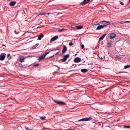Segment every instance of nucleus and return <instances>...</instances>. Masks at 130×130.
I'll return each mask as SVG.
<instances>
[{
	"label": "nucleus",
	"mask_w": 130,
	"mask_h": 130,
	"mask_svg": "<svg viewBox=\"0 0 130 130\" xmlns=\"http://www.w3.org/2000/svg\"><path fill=\"white\" fill-rule=\"evenodd\" d=\"M104 28V26L102 25H100L96 29L97 30H100L101 29L103 28Z\"/></svg>",
	"instance_id": "f8f14e48"
},
{
	"label": "nucleus",
	"mask_w": 130,
	"mask_h": 130,
	"mask_svg": "<svg viewBox=\"0 0 130 130\" xmlns=\"http://www.w3.org/2000/svg\"><path fill=\"white\" fill-rule=\"evenodd\" d=\"M6 46V45H5V44H3L2 45V46Z\"/></svg>",
	"instance_id": "72a5a7b5"
},
{
	"label": "nucleus",
	"mask_w": 130,
	"mask_h": 130,
	"mask_svg": "<svg viewBox=\"0 0 130 130\" xmlns=\"http://www.w3.org/2000/svg\"><path fill=\"white\" fill-rule=\"evenodd\" d=\"M111 42L108 43L107 44V46L108 47H110L111 46Z\"/></svg>",
	"instance_id": "4be33fe9"
},
{
	"label": "nucleus",
	"mask_w": 130,
	"mask_h": 130,
	"mask_svg": "<svg viewBox=\"0 0 130 130\" xmlns=\"http://www.w3.org/2000/svg\"><path fill=\"white\" fill-rule=\"evenodd\" d=\"M54 101L55 103L60 105H64L66 104L65 103L63 102H60L58 100H54Z\"/></svg>",
	"instance_id": "f03ea898"
},
{
	"label": "nucleus",
	"mask_w": 130,
	"mask_h": 130,
	"mask_svg": "<svg viewBox=\"0 0 130 130\" xmlns=\"http://www.w3.org/2000/svg\"><path fill=\"white\" fill-rule=\"evenodd\" d=\"M130 67V65H126L124 66V68L125 69H126Z\"/></svg>",
	"instance_id": "412c9836"
},
{
	"label": "nucleus",
	"mask_w": 130,
	"mask_h": 130,
	"mask_svg": "<svg viewBox=\"0 0 130 130\" xmlns=\"http://www.w3.org/2000/svg\"><path fill=\"white\" fill-rule=\"evenodd\" d=\"M45 56L44 54L42 55L41 56L39 57L38 58V60L40 61L43 59L45 57Z\"/></svg>",
	"instance_id": "9b49d317"
},
{
	"label": "nucleus",
	"mask_w": 130,
	"mask_h": 130,
	"mask_svg": "<svg viewBox=\"0 0 130 130\" xmlns=\"http://www.w3.org/2000/svg\"><path fill=\"white\" fill-rule=\"evenodd\" d=\"M59 50V48L58 47H56V48H53L51 51H55L56 50Z\"/></svg>",
	"instance_id": "aec40b11"
},
{
	"label": "nucleus",
	"mask_w": 130,
	"mask_h": 130,
	"mask_svg": "<svg viewBox=\"0 0 130 130\" xmlns=\"http://www.w3.org/2000/svg\"><path fill=\"white\" fill-rule=\"evenodd\" d=\"M102 23L103 24V25H102L104 26V27L105 26L109 25V24H110L111 23L109 21H104L102 22Z\"/></svg>",
	"instance_id": "7ed1b4c3"
},
{
	"label": "nucleus",
	"mask_w": 130,
	"mask_h": 130,
	"mask_svg": "<svg viewBox=\"0 0 130 130\" xmlns=\"http://www.w3.org/2000/svg\"><path fill=\"white\" fill-rule=\"evenodd\" d=\"M25 129L27 130H32V129H30L28 127H25Z\"/></svg>",
	"instance_id": "393cba45"
},
{
	"label": "nucleus",
	"mask_w": 130,
	"mask_h": 130,
	"mask_svg": "<svg viewBox=\"0 0 130 130\" xmlns=\"http://www.w3.org/2000/svg\"><path fill=\"white\" fill-rule=\"evenodd\" d=\"M81 60V59L79 57H76L75 58L74 60V62L75 63H78L80 62Z\"/></svg>",
	"instance_id": "423d86ee"
},
{
	"label": "nucleus",
	"mask_w": 130,
	"mask_h": 130,
	"mask_svg": "<svg viewBox=\"0 0 130 130\" xmlns=\"http://www.w3.org/2000/svg\"><path fill=\"white\" fill-rule=\"evenodd\" d=\"M67 29H59L58 30V31L59 32H62L64 31L65 30H67Z\"/></svg>",
	"instance_id": "a211bd4d"
},
{
	"label": "nucleus",
	"mask_w": 130,
	"mask_h": 130,
	"mask_svg": "<svg viewBox=\"0 0 130 130\" xmlns=\"http://www.w3.org/2000/svg\"><path fill=\"white\" fill-rule=\"evenodd\" d=\"M130 23V21H125L124 22V23Z\"/></svg>",
	"instance_id": "c85d7f7f"
},
{
	"label": "nucleus",
	"mask_w": 130,
	"mask_h": 130,
	"mask_svg": "<svg viewBox=\"0 0 130 130\" xmlns=\"http://www.w3.org/2000/svg\"><path fill=\"white\" fill-rule=\"evenodd\" d=\"M10 54H7V57H9V56H10Z\"/></svg>",
	"instance_id": "473e14b6"
},
{
	"label": "nucleus",
	"mask_w": 130,
	"mask_h": 130,
	"mask_svg": "<svg viewBox=\"0 0 130 130\" xmlns=\"http://www.w3.org/2000/svg\"><path fill=\"white\" fill-rule=\"evenodd\" d=\"M16 3V2L15 1H13L11 2L10 3V5L11 6H14Z\"/></svg>",
	"instance_id": "2eb2a0df"
},
{
	"label": "nucleus",
	"mask_w": 130,
	"mask_h": 130,
	"mask_svg": "<svg viewBox=\"0 0 130 130\" xmlns=\"http://www.w3.org/2000/svg\"><path fill=\"white\" fill-rule=\"evenodd\" d=\"M99 23H98V24H96V25H99Z\"/></svg>",
	"instance_id": "37998d69"
},
{
	"label": "nucleus",
	"mask_w": 130,
	"mask_h": 130,
	"mask_svg": "<svg viewBox=\"0 0 130 130\" xmlns=\"http://www.w3.org/2000/svg\"><path fill=\"white\" fill-rule=\"evenodd\" d=\"M41 14V15H44V14Z\"/></svg>",
	"instance_id": "ea45409f"
},
{
	"label": "nucleus",
	"mask_w": 130,
	"mask_h": 130,
	"mask_svg": "<svg viewBox=\"0 0 130 130\" xmlns=\"http://www.w3.org/2000/svg\"><path fill=\"white\" fill-rule=\"evenodd\" d=\"M44 26H45L44 25H41V26H40L38 27H37V28H41L42 27H44Z\"/></svg>",
	"instance_id": "bb28decb"
},
{
	"label": "nucleus",
	"mask_w": 130,
	"mask_h": 130,
	"mask_svg": "<svg viewBox=\"0 0 130 130\" xmlns=\"http://www.w3.org/2000/svg\"><path fill=\"white\" fill-rule=\"evenodd\" d=\"M90 0H84V1L80 3V4L83 5H85L88 3Z\"/></svg>",
	"instance_id": "6e6552de"
},
{
	"label": "nucleus",
	"mask_w": 130,
	"mask_h": 130,
	"mask_svg": "<svg viewBox=\"0 0 130 130\" xmlns=\"http://www.w3.org/2000/svg\"><path fill=\"white\" fill-rule=\"evenodd\" d=\"M54 56L53 55V56H51V57H50V58H52V57H53V56Z\"/></svg>",
	"instance_id": "58836bf2"
},
{
	"label": "nucleus",
	"mask_w": 130,
	"mask_h": 130,
	"mask_svg": "<svg viewBox=\"0 0 130 130\" xmlns=\"http://www.w3.org/2000/svg\"><path fill=\"white\" fill-rule=\"evenodd\" d=\"M4 48V49H5V48Z\"/></svg>",
	"instance_id": "8fccbe9b"
},
{
	"label": "nucleus",
	"mask_w": 130,
	"mask_h": 130,
	"mask_svg": "<svg viewBox=\"0 0 130 130\" xmlns=\"http://www.w3.org/2000/svg\"><path fill=\"white\" fill-rule=\"evenodd\" d=\"M69 45L70 46H72L73 45V43L72 42H70L69 43Z\"/></svg>",
	"instance_id": "cd10ccee"
},
{
	"label": "nucleus",
	"mask_w": 130,
	"mask_h": 130,
	"mask_svg": "<svg viewBox=\"0 0 130 130\" xmlns=\"http://www.w3.org/2000/svg\"><path fill=\"white\" fill-rule=\"evenodd\" d=\"M100 58L101 59H103V58Z\"/></svg>",
	"instance_id": "79ce46f5"
},
{
	"label": "nucleus",
	"mask_w": 130,
	"mask_h": 130,
	"mask_svg": "<svg viewBox=\"0 0 130 130\" xmlns=\"http://www.w3.org/2000/svg\"><path fill=\"white\" fill-rule=\"evenodd\" d=\"M6 54L2 53L0 55V60L1 61L3 60L5 58Z\"/></svg>",
	"instance_id": "20e7f679"
},
{
	"label": "nucleus",
	"mask_w": 130,
	"mask_h": 130,
	"mask_svg": "<svg viewBox=\"0 0 130 130\" xmlns=\"http://www.w3.org/2000/svg\"><path fill=\"white\" fill-rule=\"evenodd\" d=\"M44 35L42 34H41L38 37V39L40 40L43 37Z\"/></svg>",
	"instance_id": "dca6fc26"
},
{
	"label": "nucleus",
	"mask_w": 130,
	"mask_h": 130,
	"mask_svg": "<svg viewBox=\"0 0 130 130\" xmlns=\"http://www.w3.org/2000/svg\"><path fill=\"white\" fill-rule=\"evenodd\" d=\"M59 52H57V53H56L55 54V55H57V54L59 53Z\"/></svg>",
	"instance_id": "f704fd0d"
},
{
	"label": "nucleus",
	"mask_w": 130,
	"mask_h": 130,
	"mask_svg": "<svg viewBox=\"0 0 130 130\" xmlns=\"http://www.w3.org/2000/svg\"><path fill=\"white\" fill-rule=\"evenodd\" d=\"M82 48H84V45H83V44H82Z\"/></svg>",
	"instance_id": "2f4dec72"
},
{
	"label": "nucleus",
	"mask_w": 130,
	"mask_h": 130,
	"mask_svg": "<svg viewBox=\"0 0 130 130\" xmlns=\"http://www.w3.org/2000/svg\"><path fill=\"white\" fill-rule=\"evenodd\" d=\"M92 119V118L91 117H86L85 118H82L78 120L77 121L80 122L81 121H87L91 120Z\"/></svg>",
	"instance_id": "f257e3e1"
},
{
	"label": "nucleus",
	"mask_w": 130,
	"mask_h": 130,
	"mask_svg": "<svg viewBox=\"0 0 130 130\" xmlns=\"http://www.w3.org/2000/svg\"><path fill=\"white\" fill-rule=\"evenodd\" d=\"M118 57H119V59H120V57L119 56H118L117 57V58H118Z\"/></svg>",
	"instance_id": "4c0bfd02"
},
{
	"label": "nucleus",
	"mask_w": 130,
	"mask_h": 130,
	"mask_svg": "<svg viewBox=\"0 0 130 130\" xmlns=\"http://www.w3.org/2000/svg\"><path fill=\"white\" fill-rule=\"evenodd\" d=\"M36 44L38 45L39 44H38V43Z\"/></svg>",
	"instance_id": "c03bdc74"
},
{
	"label": "nucleus",
	"mask_w": 130,
	"mask_h": 130,
	"mask_svg": "<svg viewBox=\"0 0 130 130\" xmlns=\"http://www.w3.org/2000/svg\"><path fill=\"white\" fill-rule=\"evenodd\" d=\"M81 65V64H79V65H78V66H80V65Z\"/></svg>",
	"instance_id": "a18cd8bd"
},
{
	"label": "nucleus",
	"mask_w": 130,
	"mask_h": 130,
	"mask_svg": "<svg viewBox=\"0 0 130 130\" xmlns=\"http://www.w3.org/2000/svg\"><path fill=\"white\" fill-rule=\"evenodd\" d=\"M54 66H55V67H58V66H56V65H55Z\"/></svg>",
	"instance_id": "a19ab883"
},
{
	"label": "nucleus",
	"mask_w": 130,
	"mask_h": 130,
	"mask_svg": "<svg viewBox=\"0 0 130 130\" xmlns=\"http://www.w3.org/2000/svg\"><path fill=\"white\" fill-rule=\"evenodd\" d=\"M129 8L130 9V6L129 7Z\"/></svg>",
	"instance_id": "de8ad7c7"
},
{
	"label": "nucleus",
	"mask_w": 130,
	"mask_h": 130,
	"mask_svg": "<svg viewBox=\"0 0 130 130\" xmlns=\"http://www.w3.org/2000/svg\"><path fill=\"white\" fill-rule=\"evenodd\" d=\"M47 14H48V15H49V13H47Z\"/></svg>",
	"instance_id": "49530a36"
},
{
	"label": "nucleus",
	"mask_w": 130,
	"mask_h": 130,
	"mask_svg": "<svg viewBox=\"0 0 130 130\" xmlns=\"http://www.w3.org/2000/svg\"><path fill=\"white\" fill-rule=\"evenodd\" d=\"M50 51L47 52L46 53H44V54H43L44 56H45L48 54H49L50 52Z\"/></svg>",
	"instance_id": "a878e982"
},
{
	"label": "nucleus",
	"mask_w": 130,
	"mask_h": 130,
	"mask_svg": "<svg viewBox=\"0 0 130 130\" xmlns=\"http://www.w3.org/2000/svg\"><path fill=\"white\" fill-rule=\"evenodd\" d=\"M57 73V72H56V71H55V72H54V73H53V74H55V73Z\"/></svg>",
	"instance_id": "e433bc0d"
},
{
	"label": "nucleus",
	"mask_w": 130,
	"mask_h": 130,
	"mask_svg": "<svg viewBox=\"0 0 130 130\" xmlns=\"http://www.w3.org/2000/svg\"><path fill=\"white\" fill-rule=\"evenodd\" d=\"M116 36V34L115 33H112L110 34L109 36L110 39H112L114 38Z\"/></svg>",
	"instance_id": "1a4fd4ad"
},
{
	"label": "nucleus",
	"mask_w": 130,
	"mask_h": 130,
	"mask_svg": "<svg viewBox=\"0 0 130 130\" xmlns=\"http://www.w3.org/2000/svg\"><path fill=\"white\" fill-rule=\"evenodd\" d=\"M129 1L130 2V0H129Z\"/></svg>",
	"instance_id": "09e8293b"
},
{
	"label": "nucleus",
	"mask_w": 130,
	"mask_h": 130,
	"mask_svg": "<svg viewBox=\"0 0 130 130\" xmlns=\"http://www.w3.org/2000/svg\"><path fill=\"white\" fill-rule=\"evenodd\" d=\"M67 50L66 46L65 45H63V49L62 50V54H64Z\"/></svg>",
	"instance_id": "9d476101"
},
{
	"label": "nucleus",
	"mask_w": 130,
	"mask_h": 130,
	"mask_svg": "<svg viewBox=\"0 0 130 130\" xmlns=\"http://www.w3.org/2000/svg\"><path fill=\"white\" fill-rule=\"evenodd\" d=\"M88 71V70L86 69H82L81 70V72L84 73H85L87 72Z\"/></svg>",
	"instance_id": "4468645a"
},
{
	"label": "nucleus",
	"mask_w": 130,
	"mask_h": 130,
	"mask_svg": "<svg viewBox=\"0 0 130 130\" xmlns=\"http://www.w3.org/2000/svg\"><path fill=\"white\" fill-rule=\"evenodd\" d=\"M106 34H105L103 35L102 36L100 37L99 38V40H103Z\"/></svg>",
	"instance_id": "f3484780"
},
{
	"label": "nucleus",
	"mask_w": 130,
	"mask_h": 130,
	"mask_svg": "<svg viewBox=\"0 0 130 130\" xmlns=\"http://www.w3.org/2000/svg\"><path fill=\"white\" fill-rule=\"evenodd\" d=\"M120 4L122 5H124V4L123 2H121L120 3Z\"/></svg>",
	"instance_id": "7c9ffc66"
},
{
	"label": "nucleus",
	"mask_w": 130,
	"mask_h": 130,
	"mask_svg": "<svg viewBox=\"0 0 130 130\" xmlns=\"http://www.w3.org/2000/svg\"><path fill=\"white\" fill-rule=\"evenodd\" d=\"M124 128H130V126L125 125V126H124Z\"/></svg>",
	"instance_id": "b1692460"
},
{
	"label": "nucleus",
	"mask_w": 130,
	"mask_h": 130,
	"mask_svg": "<svg viewBox=\"0 0 130 130\" xmlns=\"http://www.w3.org/2000/svg\"><path fill=\"white\" fill-rule=\"evenodd\" d=\"M24 57L23 56H21L20 58V61L21 62H22L24 61Z\"/></svg>",
	"instance_id": "ddd939ff"
},
{
	"label": "nucleus",
	"mask_w": 130,
	"mask_h": 130,
	"mask_svg": "<svg viewBox=\"0 0 130 130\" xmlns=\"http://www.w3.org/2000/svg\"><path fill=\"white\" fill-rule=\"evenodd\" d=\"M58 38V36H55L52 38H51V40L50 41V42H51L52 41H55V40L57 39Z\"/></svg>",
	"instance_id": "0eeeda50"
},
{
	"label": "nucleus",
	"mask_w": 130,
	"mask_h": 130,
	"mask_svg": "<svg viewBox=\"0 0 130 130\" xmlns=\"http://www.w3.org/2000/svg\"><path fill=\"white\" fill-rule=\"evenodd\" d=\"M83 27V26H78L76 27V28L77 29H82Z\"/></svg>",
	"instance_id": "6ab92c4d"
},
{
	"label": "nucleus",
	"mask_w": 130,
	"mask_h": 130,
	"mask_svg": "<svg viewBox=\"0 0 130 130\" xmlns=\"http://www.w3.org/2000/svg\"><path fill=\"white\" fill-rule=\"evenodd\" d=\"M39 65V64H37L34 65V66L36 67H37Z\"/></svg>",
	"instance_id": "c756f323"
},
{
	"label": "nucleus",
	"mask_w": 130,
	"mask_h": 130,
	"mask_svg": "<svg viewBox=\"0 0 130 130\" xmlns=\"http://www.w3.org/2000/svg\"><path fill=\"white\" fill-rule=\"evenodd\" d=\"M19 65L20 66V67H21L22 66V65L21 64H19Z\"/></svg>",
	"instance_id": "c9c22d12"
},
{
	"label": "nucleus",
	"mask_w": 130,
	"mask_h": 130,
	"mask_svg": "<svg viewBox=\"0 0 130 130\" xmlns=\"http://www.w3.org/2000/svg\"><path fill=\"white\" fill-rule=\"evenodd\" d=\"M69 57V54H67L63 56V58L62 59V61L64 62L67 60V59Z\"/></svg>",
	"instance_id": "39448f33"
},
{
	"label": "nucleus",
	"mask_w": 130,
	"mask_h": 130,
	"mask_svg": "<svg viewBox=\"0 0 130 130\" xmlns=\"http://www.w3.org/2000/svg\"><path fill=\"white\" fill-rule=\"evenodd\" d=\"M40 118L42 120H44L45 119V116L41 117H40Z\"/></svg>",
	"instance_id": "5701e85b"
}]
</instances>
